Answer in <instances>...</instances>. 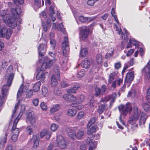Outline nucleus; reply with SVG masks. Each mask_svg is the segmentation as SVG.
I'll return each mask as SVG.
<instances>
[{
    "mask_svg": "<svg viewBox=\"0 0 150 150\" xmlns=\"http://www.w3.org/2000/svg\"><path fill=\"white\" fill-rule=\"evenodd\" d=\"M0 16L3 18L4 23L9 27L14 28L17 26V22L15 16L14 18L11 17L7 10H3L0 11Z\"/></svg>",
    "mask_w": 150,
    "mask_h": 150,
    "instance_id": "1",
    "label": "nucleus"
},
{
    "mask_svg": "<svg viewBox=\"0 0 150 150\" xmlns=\"http://www.w3.org/2000/svg\"><path fill=\"white\" fill-rule=\"evenodd\" d=\"M118 109L120 112V115L119 117V120L121 123L124 125L125 123L122 120V117L125 118L128 112L130 113L132 109L131 104L127 102L125 105L121 104L119 106Z\"/></svg>",
    "mask_w": 150,
    "mask_h": 150,
    "instance_id": "2",
    "label": "nucleus"
},
{
    "mask_svg": "<svg viewBox=\"0 0 150 150\" xmlns=\"http://www.w3.org/2000/svg\"><path fill=\"white\" fill-rule=\"evenodd\" d=\"M58 146L62 149H65L67 147L66 142L63 137L61 135L57 136V143L54 142L48 146L47 150H52L54 147Z\"/></svg>",
    "mask_w": 150,
    "mask_h": 150,
    "instance_id": "3",
    "label": "nucleus"
},
{
    "mask_svg": "<svg viewBox=\"0 0 150 150\" xmlns=\"http://www.w3.org/2000/svg\"><path fill=\"white\" fill-rule=\"evenodd\" d=\"M49 13L50 15V18H48L47 19V24L45 23L42 22V30L43 31L45 32L47 31L48 29L50 28L51 26L52 22L51 18L53 22L54 21L56 20L54 16L55 14L54 8L52 6L50 7Z\"/></svg>",
    "mask_w": 150,
    "mask_h": 150,
    "instance_id": "4",
    "label": "nucleus"
},
{
    "mask_svg": "<svg viewBox=\"0 0 150 150\" xmlns=\"http://www.w3.org/2000/svg\"><path fill=\"white\" fill-rule=\"evenodd\" d=\"M134 114L129 118L128 122L131 125V128L132 130H135L137 128L138 125L137 123L139 117V115L137 106L134 109Z\"/></svg>",
    "mask_w": 150,
    "mask_h": 150,
    "instance_id": "5",
    "label": "nucleus"
},
{
    "mask_svg": "<svg viewBox=\"0 0 150 150\" xmlns=\"http://www.w3.org/2000/svg\"><path fill=\"white\" fill-rule=\"evenodd\" d=\"M25 108V106L24 105H21L20 106L18 105V103L16 104L14 110L13 111V114L12 115V119L16 117V114L17 110L19 112L18 115L17 116L16 119L14 121H16L18 122L21 117L22 116L23 113L24 112Z\"/></svg>",
    "mask_w": 150,
    "mask_h": 150,
    "instance_id": "6",
    "label": "nucleus"
},
{
    "mask_svg": "<svg viewBox=\"0 0 150 150\" xmlns=\"http://www.w3.org/2000/svg\"><path fill=\"white\" fill-rule=\"evenodd\" d=\"M116 97V94L115 93H113L111 96H107L104 98H102L100 102L101 103L102 102H106L110 100L111 103H113L115 101ZM101 104L102 105L101 107H100L98 110V111L100 114L102 113L103 111L106 109V106L105 105H103L101 103Z\"/></svg>",
    "mask_w": 150,
    "mask_h": 150,
    "instance_id": "7",
    "label": "nucleus"
},
{
    "mask_svg": "<svg viewBox=\"0 0 150 150\" xmlns=\"http://www.w3.org/2000/svg\"><path fill=\"white\" fill-rule=\"evenodd\" d=\"M15 71L12 65L9 66L6 71V79H7V85L8 87L11 86L14 76Z\"/></svg>",
    "mask_w": 150,
    "mask_h": 150,
    "instance_id": "8",
    "label": "nucleus"
},
{
    "mask_svg": "<svg viewBox=\"0 0 150 150\" xmlns=\"http://www.w3.org/2000/svg\"><path fill=\"white\" fill-rule=\"evenodd\" d=\"M69 137L72 139L76 138L78 139H81L83 136L84 133L82 131H79L76 133L74 130L72 129H69L68 130Z\"/></svg>",
    "mask_w": 150,
    "mask_h": 150,
    "instance_id": "9",
    "label": "nucleus"
},
{
    "mask_svg": "<svg viewBox=\"0 0 150 150\" xmlns=\"http://www.w3.org/2000/svg\"><path fill=\"white\" fill-rule=\"evenodd\" d=\"M54 70L55 74L52 76L51 81V84L53 86H54L57 85V80H59L60 78L59 69L58 66H56L55 67Z\"/></svg>",
    "mask_w": 150,
    "mask_h": 150,
    "instance_id": "10",
    "label": "nucleus"
},
{
    "mask_svg": "<svg viewBox=\"0 0 150 150\" xmlns=\"http://www.w3.org/2000/svg\"><path fill=\"white\" fill-rule=\"evenodd\" d=\"M81 30L79 34L80 39L81 41H86L88 38L89 30L87 26H83L81 27Z\"/></svg>",
    "mask_w": 150,
    "mask_h": 150,
    "instance_id": "11",
    "label": "nucleus"
},
{
    "mask_svg": "<svg viewBox=\"0 0 150 150\" xmlns=\"http://www.w3.org/2000/svg\"><path fill=\"white\" fill-rule=\"evenodd\" d=\"M29 88L27 84L22 83L20 86L17 93V98L18 101L22 100L21 97L23 93H25Z\"/></svg>",
    "mask_w": 150,
    "mask_h": 150,
    "instance_id": "12",
    "label": "nucleus"
},
{
    "mask_svg": "<svg viewBox=\"0 0 150 150\" xmlns=\"http://www.w3.org/2000/svg\"><path fill=\"white\" fill-rule=\"evenodd\" d=\"M43 60L44 62L41 67V70H45L51 67L55 61L54 59H51L47 57H44Z\"/></svg>",
    "mask_w": 150,
    "mask_h": 150,
    "instance_id": "13",
    "label": "nucleus"
},
{
    "mask_svg": "<svg viewBox=\"0 0 150 150\" xmlns=\"http://www.w3.org/2000/svg\"><path fill=\"white\" fill-rule=\"evenodd\" d=\"M8 87L5 85L3 86L2 89L1 95H0V110L1 107L4 103L5 98L8 94Z\"/></svg>",
    "mask_w": 150,
    "mask_h": 150,
    "instance_id": "14",
    "label": "nucleus"
},
{
    "mask_svg": "<svg viewBox=\"0 0 150 150\" xmlns=\"http://www.w3.org/2000/svg\"><path fill=\"white\" fill-rule=\"evenodd\" d=\"M17 123L16 122V121H14L13 126L12 129L13 134L11 137V139L13 142H16L17 140L18 134L19 132V129L18 128H16Z\"/></svg>",
    "mask_w": 150,
    "mask_h": 150,
    "instance_id": "15",
    "label": "nucleus"
},
{
    "mask_svg": "<svg viewBox=\"0 0 150 150\" xmlns=\"http://www.w3.org/2000/svg\"><path fill=\"white\" fill-rule=\"evenodd\" d=\"M26 122L27 123L33 125L36 121L35 118L33 113L31 112H29L27 115Z\"/></svg>",
    "mask_w": 150,
    "mask_h": 150,
    "instance_id": "16",
    "label": "nucleus"
},
{
    "mask_svg": "<svg viewBox=\"0 0 150 150\" xmlns=\"http://www.w3.org/2000/svg\"><path fill=\"white\" fill-rule=\"evenodd\" d=\"M142 73L145 77L150 79V60L142 69Z\"/></svg>",
    "mask_w": 150,
    "mask_h": 150,
    "instance_id": "17",
    "label": "nucleus"
},
{
    "mask_svg": "<svg viewBox=\"0 0 150 150\" xmlns=\"http://www.w3.org/2000/svg\"><path fill=\"white\" fill-rule=\"evenodd\" d=\"M68 46V38L65 37H64V40L62 44V49L63 50V54L64 55H67L68 53L69 49Z\"/></svg>",
    "mask_w": 150,
    "mask_h": 150,
    "instance_id": "18",
    "label": "nucleus"
},
{
    "mask_svg": "<svg viewBox=\"0 0 150 150\" xmlns=\"http://www.w3.org/2000/svg\"><path fill=\"white\" fill-rule=\"evenodd\" d=\"M47 44L46 43H41L38 46V49L39 56L41 57L43 56L44 54L46 51Z\"/></svg>",
    "mask_w": 150,
    "mask_h": 150,
    "instance_id": "19",
    "label": "nucleus"
},
{
    "mask_svg": "<svg viewBox=\"0 0 150 150\" xmlns=\"http://www.w3.org/2000/svg\"><path fill=\"white\" fill-rule=\"evenodd\" d=\"M64 99L67 102H73L76 101L77 97L74 95L65 94L63 96Z\"/></svg>",
    "mask_w": 150,
    "mask_h": 150,
    "instance_id": "20",
    "label": "nucleus"
},
{
    "mask_svg": "<svg viewBox=\"0 0 150 150\" xmlns=\"http://www.w3.org/2000/svg\"><path fill=\"white\" fill-rule=\"evenodd\" d=\"M51 132L46 129H44L42 130L40 132V136L41 138H42L45 136L46 139L48 140L51 136Z\"/></svg>",
    "mask_w": 150,
    "mask_h": 150,
    "instance_id": "21",
    "label": "nucleus"
},
{
    "mask_svg": "<svg viewBox=\"0 0 150 150\" xmlns=\"http://www.w3.org/2000/svg\"><path fill=\"white\" fill-rule=\"evenodd\" d=\"M31 141L33 143V147L36 148L39 145V135L37 134L36 135H33L31 139Z\"/></svg>",
    "mask_w": 150,
    "mask_h": 150,
    "instance_id": "22",
    "label": "nucleus"
},
{
    "mask_svg": "<svg viewBox=\"0 0 150 150\" xmlns=\"http://www.w3.org/2000/svg\"><path fill=\"white\" fill-rule=\"evenodd\" d=\"M8 134V132L0 137V148L3 149L7 142V138Z\"/></svg>",
    "mask_w": 150,
    "mask_h": 150,
    "instance_id": "23",
    "label": "nucleus"
},
{
    "mask_svg": "<svg viewBox=\"0 0 150 150\" xmlns=\"http://www.w3.org/2000/svg\"><path fill=\"white\" fill-rule=\"evenodd\" d=\"M52 28L53 29H57L58 30L62 31L63 33H65L64 29L62 23L58 24L57 22L53 23Z\"/></svg>",
    "mask_w": 150,
    "mask_h": 150,
    "instance_id": "24",
    "label": "nucleus"
},
{
    "mask_svg": "<svg viewBox=\"0 0 150 150\" xmlns=\"http://www.w3.org/2000/svg\"><path fill=\"white\" fill-rule=\"evenodd\" d=\"M44 71L41 70V68L36 77L37 79L39 80L41 79V81L42 82H44V79L46 77V74H47V73H44L43 72Z\"/></svg>",
    "mask_w": 150,
    "mask_h": 150,
    "instance_id": "25",
    "label": "nucleus"
},
{
    "mask_svg": "<svg viewBox=\"0 0 150 150\" xmlns=\"http://www.w3.org/2000/svg\"><path fill=\"white\" fill-rule=\"evenodd\" d=\"M134 77V73L133 72L128 73L126 75L125 79V83H131L133 80Z\"/></svg>",
    "mask_w": 150,
    "mask_h": 150,
    "instance_id": "26",
    "label": "nucleus"
},
{
    "mask_svg": "<svg viewBox=\"0 0 150 150\" xmlns=\"http://www.w3.org/2000/svg\"><path fill=\"white\" fill-rule=\"evenodd\" d=\"M148 117V116L145 113L142 112L139 119V125H144Z\"/></svg>",
    "mask_w": 150,
    "mask_h": 150,
    "instance_id": "27",
    "label": "nucleus"
},
{
    "mask_svg": "<svg viewBox=\"0 0 150 150\" xmlns=\"http://www.w3.org/2000/svg\"><path fill=\"white\" fill-rule=\"evenodd\" d=\"M88 129L87 130V133L88 135H91L95 133L99 129L97 125L93 126L90 128H87Z\"/></svg>",
    "mask_w": 150,
    "mask_h": 150,
    "instance_id": "28",
    "label": "nucleus"
},
{
    "mask_svg": "<svg viewBox=\"0 0 150 150\" xmlns=\"http://www.w3.org/2000/svg\"><path fill=\"white\" fill-rule=\"evenodd\" d=\"M11 12L14 17L16 16L17 18V16H18V15L21 14V10L19 7L18 6L16 9L12 8L11 9Z\"/></svg>",
    "mask_w": 150,
    "mask_h": 150,
    "instance_id": "29",
    "label": "nucleus"
},
{
    "mask_svg": "<svg viewBox=\"0 0 150 150\" xmlns=\"http://www.w3.org/2000/svg\"><path fill=\"white\" fill-rule=\"evenodd\" d=\"M80 86L79 84H76L74 85L73 88H71L67 90L68 93H75L76 91L80 88Z\"/></svg>",
    "mask_w": 150,
    "mask_h": 150,
    "instance_id": "30",
    "label": "nucleus"
},
{
    "mask_svg": "<svg viewBox=\"0 0 150 150\" xmlns=\"http://www.w3.org/2000/svg\"><path fill=\"white\" fill-rule=\"evenodd\" d=\"M74 17L76 20L78 19L82 23H83L87 21L86 17H84L82 16H77V13H74Z\"/></svg>",
    "mask_w": 150,
    "mask_h": 150,
    "instance_id": "31",
    "label": "nucleus"
},
{
    "mask_svg": "<svg viewBox=\"0 0 150 150\" xmlns=\"http://www.w3.org/2000/svg\"><path fill=\"white\" fill-rule=\"evenodd\" d=\"M60 108V106L58 104L54 105L52 106L50 109L51 113L53 114L57 111Z\"/></svg>",
    "mask_w": 150,
    "mask_h": 150,
    "instance_id": "32",
    "label": "nucleus"
},
{
    "mask_svg": "<svg viewBox=\"0 0 150 150\" xmlns=\"http://www.w3.org/2000/svg\"><path fill=\"white\" fill-rule=\"evenodd\" d=\"M81 65L83 68L86 69H88L90 66V62L87 60L83 61L81 62Z\"/></svg>",
    "mask_w": 150,
    "mask_h": 150,
    "instance_id": "33",
    "label": "nucleus"
},
{
    "mask_svg": "<svg viewBox=\"0 0 150 150\" xmlns=\"http://www.w3.org/2000/svg\"><path fill=\"white\" fill-rule=\"evenodd\" d=\"M7 28L6 27L4 26L3 27H1L0 25V37L4 38L5 37V33L6 31H7Z\"/></svg>",
    "mask_w": 150,
    "mask_h": 150,
    "instance_id": "34",
    "label": "nucleus"
},
{
    "mask_svg": "<svg viewBox=\"0 0 150 150\" xmlns=\"http://www.w3.org/2000/svg\"><path fill=\"white\" fill-rule=\"evenodd\" d=\"M76 113V110L73 109H69L67 110V114L70 117H74Z\"/></svg>",
    "mask_w": 150,
    "mask_h": 150,
    "instance_id": "35",
    "label": "nucleus"
},
{
    "mask_svg": "<svg viewBox=\"0 0 150 150\" xmlns=\"http://www.w3.org/2000/svg\"><path fill=\"white\" fill-rule=\"evenodd\" d=\"M88 54V51L86 48H82L80 51V56L81 57H84L86 56Z\"/></svg>",
    "mask_w": 150,
    "mask_h": 150,
    "instance_id": "36",
    "label": "nucleus"
},
{
    "mask_svg": "<svg viewBox=\"0 0 150 150\" xmlns=\"http://www.w3.org/2000/svg\"><path fill=\"white\" fill-rule=\"evenodd\" d=\"M12 33V30L9 28H7V31H6L5 33V37L7 39H9L11 37V34Z\"/></svg>",
    "mask_w": 150,
    "mask_h": 150,
    "instance_id": "37",
    "label": "nucleus"
},
{
    "mask_svg": "<svg viewBox=\"0 0 150 150\" xmlns=\"http://www.w3.org/2000/svg\"><path fill=\"white\" fill-rule=\"evenodd\" d=\"M41 84V83L40 82H38L35 83L33 87V91L35 92L38 91L40 90Z\"/></svg>",
    "mask_w": 150,
    "mask_h": 150,
    "instance_id": "38",
    "label": "nucleus"
},
{
    "mask_svg": "<svg viewBox=\"0 0 150 150\" xmlns=\"http://www.w3.org/2000/svg\"><path fill=\"white\" fill-rule=\"evenodd\" d=\"M113 50L114 49L113 47H109L106 53L105 56L106 57H108L112 56L113 54Z\"/></svg>",
    "mask_w": 150,
    "mask_h": 150,
    "instance_id": "39",
    "label": "nucleus"
},
{
    "mask_svg": "<svg viewBox=\"0 0 150 150\" xmlns=\"http://www.w3.org/2000/svg\"><path fill=\"white\" fill-rule=\"evenodd\" d=\"M89 143L90 146L88 150H93L96 147L97 143L96 142H94L92 140H90V142H89Z\"/></svg>",
    "mask_w": 150,
    "mask_h": 150,
    "instance_id": "40",
    "label": "nucleus"
},
{
    "mask_svg": "<svg viewBox=\"0 0 150 150\" xmlns=\"http://www.w3.org/2000/svg\"><path fill=\"white\" fill-rule=\"evenodd\" d=\"M96 62L98 64H101L102 62V59L101 55L98 54L96 56Z\"/></svg>",
    "mask_w": 150,
    "mask_h": 150,
    "instance_id": "41",
    "label": "nucleus"
},
{
    "mask_svg": "<svg viewBox=\"0 0 150 150\" xmlns=\"http://www.w3.org/2000/svg\"><path fill=\"white\" fill-rule=\"evenodd\" d=\"M95 117H93L91 118L87 125V128H90V127H91L92 125L93 124L95 123Z\"/></svg>",
    "mask_w": 150,
    "mask_h": 150,
    "instance_id": "42",
    "label": "nucleus"
},
{
    "mask_svg": "<svg viewBox=\"0 0 150 150\" xmlns=\"http://www.w3.org/2000/svg\"><path fill=\"white\" fill-rule=\"evenodd\" d=\"M85 74L84 69H82L81 70L77 73V76L78 78H81L83 77Z\"/></svg>",
    "mask_w": 150,
    "mask_h": 150,
    "instance_id": "43",
    "label": "nucleus"
},
{
    "mask_svg": "<svg viewBox=\"0 0 150 150\" xmlns=\"http://www.w3.org/2000/svg\"><path fill=\"white\" fill-rule=\"evenodd\" d=\"M26 93V97L27 98H30L32 97L33 94V92L32 89H29L27 91Z\"/></svg>",
    "mask_w": 150,
    "mask_h": 150,
    "instance_id": "44",
    "label": "nucleus"
},
{
    "mask_svg": "<svg viewBox=\"0 0 150 150\" xmlns=\"http://www.w3.org/2000/svg\"><path fill=\"white\" fill-rule=\"evenodd\" d=\"M58 127V125L54 123L52 124L50 126L51 130L53 132H54L57 130Z\"/></svg>",
    "mask_w": 150,
    "mask_h": 150,
    "instance_id": "45",
    "label": "nucleus"
},
{
    "mask_svg": "<svg viewBox=\"0 0 150 150\" xmlns=\"http://www.w3.org/2000/svg\"><path fill=\"white\" fill-rule=\"evenodd\" d=\"M26 132L29 134L30 135L33 133V130L31 126L29 125L28 126L26 129Z\"/></svg>",
    "mask_w": 150,
    "mask_h": 150,
    "instance_id": "46",
    "label": "nucleus"
},
{
    "mask_svg": "<svg viewBox=\"0 0 150 150\" xmlns=\"http://www.w3.org/2000/svg\"><path fill=\"white\" fill-rule=\"evenodd\" d=\"M76 101L79 102H82L84 100V97L83 95H80L78 96Z\"/></svg>",
    "mask_w": 150,
    "mask_h": 150,
    "instance_id": "47",
    "label": "nucleus"
},
{
    "mask_svg": "<svg viewBox=\"0 0 150 150\" xmlns=\"http://www.w3.org/2000/svg\"><path fill=\"white\" fill-rule=\"evenodd\" d=\"M118 33L119 34H121V37L122 38H123V36H124V40L125 41H127V37L126 35H125V34L124 35L122 32V30L120 29L118 30Z\"/></svg>",
    "mask_w": 150,
    "mask_h": 150,
    "instance_id": "48",
    "label": "nucleus"
},
{
    "mask_svg": "<svg viewBox=\"0 0 150 150\" xmlns=\"http://www.w3.org/2000/svg\"><path fill=\"white\" fill-rule=\"evenodd\" d=\"M143 108L145 111H147L149 110L150 107L148 104L146 103H144L143 105Z\"/></svg>",
    "mask_w": 150,
    "mask_h": 150,
    "instance_id": "49",
    "label": "nucleus"
},
{
    "mask_svg": "<svg viewBox=\"0 0 150 150\" xmlns=\"http://www.w3.org/2000/svg\"><path fill=\"white\" fill-rule=\"evenodd\" d=\"M42 94L44 96H46L48 94V91L47 88H43L42 90Z\"/></svg>",
    "mask_w": 150,
    "mask_h": 150,
    "instance_id": "50",
    "label": "nucleus"
},
{
    "mask_svg": "<svg viewBox=\"0 0 150 150\" xmlns=\"http://www.w3.org/2000/svg\"><path fill=\"white\" fill-rule=\"evenodd\" d=\"M84 115V113L83 112H80L78 113L77 116V119L78 120H80L81 119Z\"/></svg>",
    "mask_w": 150,
    "mask_h": 150,
    "instance_id": "51",
    "label": "nucleus"
},
{
    "mask_svg": "<svg viewBox=\"0 0 150 150\" xmlns=\"http://www.w3.org/2000/svg\"><path fill=\"white\" fill-rule=\"evenodd\" d=\"M40 106L41 109L43 110H46L47 109V107L46 104L44 102L41 103Z\"/></svg>",
    "mask_w": 150,
    "mask_h": 150,
    "instance_id": "52",
    "label": "nucleus"
},
{
    "mask_svg": "<svg viewBox=\"0 0 150 150\" xmlns=\"http://www.w3.org/2000/svg\"><path fill=\"white\" fill-rule=\"evenodd\" d=\"M98 0H88L87 2V4L89 6H93L95 2Z\"/></svg>",
    "mask_w": 150,
    "mask_h": 150,
    "instance_id": "53",
    "label": "nucleus"
},
{
    "mask_svg": "<svg viewBox=\"0 0 150 150\" xmlns=\"http://www.w3.org/2000/svg\"><path fill=\"white\" fill-rule=\"evenodd\" d=\"M114 78V75L112 73L110 74V75L109 78L108 80L109 82L110 83H111L113 81Z\"/></svg>",
    "mask_w": 150,
    "mask_h": 150,
    "instance_id": "54",
    "label": "nucleus"
},
{
    "mask_svg": "<svg viewBox=\"0 0 150 150\" xmlns=\"http://www.w3.org/2000/svg\"><path fill=\"white\" fill-rule=\"evenodd\" d=\"M39 100L37 98H35L33 100L32 103L33 105L35 106H37L38 104Z\"/></svg>",
    "mask_w": 150,
    "mask_h": 150,
    "instance_id": "55",
    "label": "nucleus"
},
{
    "mask_svg": "<svg viewBox=\"0 0 150 150\" xmlns=\"http://www.w3.org/2000/svg\"><path fill=\"white\" fill-rule=\"evenodd\" d=\"M100 89L96 87L95 89V95L97 96H98L100 93Z\"/></svg>",
    "mask_w": 150,
    "mask_h": 150,
    "instance_id": "56",
    "label": "nucleus"
},
{
    "mask_svg": "<svg viewBox=\"0 0 150 150\" xmlns=\"http://www.w3.org/2000/svg\"><path fill=\"white\" fill-rule=\"evenodd\" d=\"M24 0H14V3L16 4H22L24 3Z\"/></svg>",
    "mask_w": 150,
    "mask_h": 150,
    "instance_id": "57",
    "label": "nucleus"
},
{
    "mask_svg": "<svg viewBox=\"0 0 150 150\" xmlns=\"http://www.w3.org/2000/svg\"><path fill=\"white\" fill-rule=\"evenodd\" d=\"M132 43L136 47H138L139 46V44L134 39H132Z\"/></svg>",
    "mask_w": 150,
    "mask_h": 150,
    "instance_id": "58",
    "label": "nucleus"
},
{
    "mask_svg": "<svg viewBox=\"0 0 150 150\" xmlns=\"http://www.w3.org/2000/svg\"><path fill=\"white\" fill-rule=\"evenodd\" d=\"M40 16L42 19V18H47V14L45 11H43L40 13Z\"/></svg>",
    "mask_w": 150,
    "mask_h": 150,
    "instance_id": "59",
    "label": "nucleus"
},
{
    "mask_svg": "<svg viewBox=\"0 0 150 150\" xmlns=\"http://www.w3.org/2000/svg\"><path fill=\"white\" fill-rule=\"evenodd\" d=\"M50 44L52 46L53 49H54L55 45V42L54 40L53 39H50Z\"/></svg>",
    "mask_w": 150,
    "mask_h": 150,
    "instance_id": "60",
    "label": "nucleus"
},
{
    "mask_svg": "<svg viewBox=\"0 0 150 150\" xmlns=\"http://www.w3.org/2000/svg\"><path fill=\"white\" fill-rule=\"evenodd\" d=\"M2 67L3 69H6V67L8 64V63L5 61H3L2 62Z\"/></svg>",
    "mask_w": 150,
    "mask_h": 150,
    "instance_id": "61",
    "label": "nucleus"
},
{
    "mask_svg": "<svg viewBox=\"0 0 150 150\" xmlns=\"http://www.w3.org/2000/svg\"><path fill=\"white\" fill-rule=\"evenodd\" d=\"M73 107H75L76 109L79 110L81 109L83 107V105L81 104L76 105H72Z\"/></svg>",
    "mask_w": 150,
    "mask_h": 150,
    "instance_id": "62",
    "label": "nucleus"
},
{
    "mask_svg": "<svg viewBox=\"0 0 150 150\" xmlns=\"http://www.w3.org/2000/svg\"><path fill=\"white\" fill-rule=\"evenodd\" d=\"M80 150H87L86 146L84 144H82L80 146Z\"/></svg>",
    "mask_w": 150,
    "mask_h": 150,
    "instance_id": "63",
    "label": "nucleus"
},
{
    "mask_svg": "<svg viewBox=\"0 0 150 150\" xmlns=\"http://www.w3.org/2000/svg\"><path fill=\"white\" fill-rule=\"evenodd\" d=\"M121 66L120 63L118 62L116 63L115 64V67L116 69H117L120 68Z\"/></svg>",
    "mask_w": 150,
    "mask_h": 150,
    "instance_id": "64",
    "label": "nucleus"
}]
</instances>
